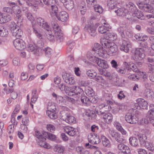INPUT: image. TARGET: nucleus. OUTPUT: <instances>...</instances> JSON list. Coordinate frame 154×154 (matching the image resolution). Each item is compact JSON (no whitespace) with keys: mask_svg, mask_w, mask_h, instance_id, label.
<instances>
[{"mask_svg":"<svg viewBox=\"0 0 154 154\" xmlns=\"http://www.w3.org/2000/svg\"><path fill=\"white\" fill-rule=\"evenodd\" d=\"M87 57L91 61L96 63L100 67L103 69L107 68L108 67L107 62L105 60H101L95 56H94L91 52H88Z\"/></svg>","mask_w":154,"mask_h":154,"instance_id":"1","label":"nucleus"},{"mask_svg":"<svg viewBox=\"0 0 154 154\" xmlns=\"http://www.w3.org/2000/svg\"><path fill=\"white\" fill-rule=\"evenodd\" d=\"M117 0H107V6L110 9H113L115 8L117 4Z\"/></svg>","mask_w":154,"mask_h":154,"instance_id":"32","label":"nucleus"},{"mask_svg":"<svg viewBox=\"0 0 154 154\" xmlns=\"http://www.w3.org/2000/svg\"><path fill=\"white\" fill-rule=\"evenodd\" d=\"M28 50L29 51L31 52L33 51V53L36 54H38L39 52L38 51H36L37 47L36 45H33L32 44H29L28 45Z\"/></svg>","mask_w":154,"mask_h":154,"instance_id":"35","label":"nucleus"},{"mask_svg":"<svg viewBox=\"0 0 154 154\" xmlns=\"http://www.w3.org/2000/svg\"><path fill=\"white\" fill-rule=\"evenodd\" d=\"M126 9L128 11L133 13L137 9L135 5L131 2H129L126 4Z\"/></svg>","mask_w":154,"mask_h":154,"instance_id":"20","label":"nucleus"},{"mask_svg":"<svg viewBox=\"0 0 154 154\" xmlns=\"http://www.w3.org/2000/svg\"><path fill=\"white\" fill-rule=\"evenodd\" d=\"M103 116V119L104 121L107 123L111 122L112 120V115L109 113H105Z\"/></svg>","mask_w":154,"mask_h":154,"instance_id":"21","label":"nucleus"},{"mask_svg":"<svg viewBox=\"0 0 154 154\" xmlns=\"http://www.w3.org/2000/svg\"><path fill=\"white\" fill-rule=\"evenodd\" d=\"M115 12L116 13L118 16H125V14L127 12V10L124 8H119L117 10H115Z\"/></svg>","mask_w":154,"mask_h":154,"instance_id":"25","label":"nucleus"},{"mask_svg":"<svg viewBox=\"0 0 154 154\" xmlns=\"http://www.w3.org/2000/svg\"><path fill=\"white\" fill-rule=\"evenodd\" d=\"M17 23L18 26H21L22 25V19L20 15H17Z\"/></svg>","mask_w":154,"mask_h":154,"instance_id":"61","label":"nucleus"},{"mask_svg":"<svg viewBox=\"0 0 154 154\" xmlns=\"http://www.w3.org/2000/svg\"><path fill=\"white\" fill-rule=\"evenodd\" d=\"M138 137L140 143L141 145H143L145 143L147 142L146 140L147 138L145 134H140L138 135Z\"/></svg>","mask_w":154,"mask_h":154,"instance_id":"36","label":"nucleus"},{"mask_svg":"<svg viewBox=\"0 0 154 154\" xmlns=\"http://www.w3.org/2000/svg\"><path fill=\"white\" fill-rule=\"evenodd\" d=\"M88 140L89 143L93 144H98L100 142V139L97 134L91 133L88 136Z\"/></svg>","mask_w":154,"mask_h":154,"instance_id":"5","label":"nucleus"},{"mask_svg":"<svg viewBox=\"0 0 154 154\" xmlns=\"http://www.w3.org/2000/svg\"><path fill=\"white\" fill-rule=\"evenodd\" d=\"M85 92L87 95L89 97H93L94 95V92L93 89L91 87L86 88Z\"/></svg>","mask_w":154,"mask_h":154,"instance_id":"29","label":"nucleus"},{"mask_svg":"<svg viewBox=\"0 0 154 154\" xmlns=\"http://www.w3.org/2000/svg\"><path fill=\"white\" fill-rule=\"evenodd\" d=\"M66 133L71 136H75L77 133V130L72 127H66L64 128Z\"/></svg>","mask_w":154,"mask_h":154,"instance_id":"16","label":"nucleus"},{"mask_svg":"<svg viewBox=\"0 0 154 154\" xmlns=\"http://www.w3.org/2000/svg\"><path fill=\"white\" fill-rule=\"evenodd\" d=\"M86 74L90 78L92 79L95 78L97 75V73L93 70H89L86 72Z\"/></svg>","mask_w":154,"mask_h":154,"instance_id":"47","label":"nucleus"},{"mask_svg":"<svg viewBox=\"0 0 154 154\" xmlns=\"http://www.w3.org/2000/svg\"><path fill=\"white\" fill-rule=\"evenodd\" d=\"M64 149V148L63 146L60 145H58L55 146L54 150L59 153H61L63 152Z\"/></svg>","mask_w":154,"mask_h":154,"instance_id":"55","label":"nucleus"},{"mask_svg":"<svg viewBox=\"0 0 154 154\" xmlns=\"http://www.w3.org/2000/svg\"><path fill=\"white\" fill-rule=\"evenodd\" d=\"M149 150L152 151L154 149L153 145L151 143L148 142H146L143 145Z\"/></svg>","mask_w":154,"mask_h":154,"instance_id":"49","label":"nucleus"},{"mask_svg":"<svg viewBox=\"0 0 154 154\" xmlns=\"http://www.w3.org/2000/svg\"><path fill=\"white\" fill-rule=\"evenodd\" d=\"M94 8L95 11L99 13H101L103 11V9L100 6L95 4L94 5Z\"/></svg>","mask_w":154,"mask_h":154,"instance_id":"57","label":"nucleus"},{"mask_svg":"<svg viewBox=\"0 0 154 154\" xmlns=\"http://www.w3.org/2000/svg\"><path fill=\"white\" fill-rule=\"evenodd\" d=\"M134 17L135 16L141 20L144 19L143 12L140 11L136 9L134 12Z\"/></svg>","mask_w":154,"mask_h":154,"instance_id":"38","label":"nucleus"},{"mask_svg":"<svg viewBox=\"0 0 154 154\" xmlns=\"http://www.w3.org/2000/svg\"><path fill=\"white\" fill-rule=\"evenodd\" d=\"M132 70L134 72H139L138 69L137 68V66L134 63L130 64V70Z\"/></svg>","mask_w":154,"mask_h":154,"instance_id":"58","label":"nucleus"},{"mask_svg":"<svg viewBox=\"0 0 154 154\" xmlns=\"http://www.w3.org/2000/svg\"><path fill=\"white\" fill-rule=\"evenodd\" d=\"M36 46L37 48L36 49V51H38L40 53L44 49L43 47L44 46V43L42 40L40 39L38 41L37 45Z\"/></svg>","mask_w":154,"mask_h":154,"instance_id":"34","label":"nucleus"},{"mask_svg":"<svg viewBox=\"0 0 154 154\" xmlns=\"http://www.w3.org/2000/svg\"><path fill=\"white\" fill-rule=\"evenodd\" d=\"M117 148L121 152H119V154L129 153L131 152L129 147L123 143L118 144Z\"/></svg>","mask_w":154,"mask_h":154,"instance_id":"10","label":"nucleus"},{"mask_svg":"<svg viewBox=\"0 0 154 154\" xmlns=\"http://www.w3.org/2000/svg\"><path fill=\"white\" fill-rule=\"evenodd\" d=\"M43 135L45 137L47 138H48L49 139L55 141L57 139V137L56 136L52 134L49 133L46 131H43L42 132Z\"/></svg>","mask_w":154,"mask_h":154,"instance_id":"24","label":"nucleus"},{"mask_svg":"<svg viewBox=\"0 0 154 154\" xmlns=\"http://www.w3.org/2000/svg\"><path fill=\"white\" fill-rule=\"evenodd\" d=\"M130 144L133 147H138L139 141L135 137H131L129 139Z\"/></svg>","mask_w":154,"mask_h":154,"instance_id":"23","label":"nucleus"},{"mask_svg":"<svg viewBox=\"0 0 154 154\" xmlns=\"http://www.w3.org/2000/svg\"><path fill=\"white\" fill-rule=\"evenodd\" d=\"M146 3L144 6L143 10L150 13H154V9L150 5L147 4V0L145 1Z\"/></svg>","mask_w":154,"mask_h":154,"instance_id":"27","label":"nucleus"},{"mask_svg":"<svg viewBox=\"0 0 154 154\" xmlns=\"http://www.w3.org/2000/svg\"><path fill=\"white\" fill-rule=\"evenodd\" d=\"M130 46V42L128 40H124L120 46V49L121 51L128 53L129 51V48Z\"/></svg>","mask_w":154,"mask_h":154,"instance_id":"13","label":"nucleus"},{"mask_svg":"<svg viewBox=\"0 0 154 154\" xmlns=\"http://www.w3.org/2000/svg\"><path fill=\"white\" fill-rule=\"evenodd\" d=\"M109 137L110 139L115 140L119 133L113 130L109 129Z\"/></svg>","mask_w":154,"mask_h":154,"instance_id":"30","label":"nucleus"},{"mask_svg":"<svg viewBox=\"0 0 154 154\" xmlns=\"http://www.w3.org/2000/svg\"><path fill=\"white\" fill-rule=\"evenodd\" d=\"M44 3L48 6H51L56 4V0H43Z\"/></svg>","mask_w":154,"mask_h":154,"instance_id":"52","label":"nucleus"},{"mask_svg":"<svg viewBox=\"0 0 154 154\" xmlns=\"http://www.w3.org/2000/svg\"><path fill=\"white\" fill-rule=\"evenodd\" d=\"M53 28L55 33L60 32V26L57 23H55L53 25Z\"/></svg>","mask_w":154,"mask_h":154,"instance_id":"59","label":"nucleus"},{"mask_svg":"<svg viewBox=\"0 0 154 154\" xmlns=\"http://www.w3.org/2000/svg\"><path fill=\"white\" fill-rule=\"evenodd\" d=\"M8 30L2 27L0 28V35L2 37H6L8 35Z\"/></svg>","mask_w":154,"mask_h":154,"instance_id":"46","label":"nucleus"},{"mask_svg":"<svg viewBox=\"0 0 154 154\" xmlns=\"http://www.w3.org/2000/svg\"><path fill=\"white\" fill-rule=\"evenodd\" d=\"M65 122L70 124L74 123L75 122V119L74 117L70 114Z\"/></svg>","mask_w":154,"mask_h":154,"instance_id":"50","label":"nucleus"},{"mask_svg":"<svg viewBox=\"0 0 154 154\" xmlns=\"http://www.w3.org/2000/svg\"><path fill=\"white\" fill-rule=\"evenodd\" d=\"M128 78L130 80L132 81H135L138 79V77L137 74H131L128 77Z\"/></svg>","mask_w":154,"mask_h":154,"instance_id":"64","label":"nucleus"},{"mask_svg":"<svg viewBox=\"0 0 154 154\" xmlns=\"http://www.w3.org/2000/svg\"><path fill=\"white\" fill-rule=\"evenodd\" d=\"M126 25H122L117 29L118 32L121 35L122 38L125 37V35L124 33V31L126 30Z\"/></svg>","mask_w":154,"mask_h":154,"instance_id":"28","label":"nucleus"},{"mask_svg":"<svg viewBox=\"0 0 154 154\" xmlns=\"http://www.w3.org/2000/svg\"><path fill=\"white\" fill-rule=\"evenodd\" d=\"M65 92L68 95L70 96H72L74 95V86L72 88L67 86L66 88Z\"/></svg>","mask_w":154,"mask_h":154,"instance_id":"45","label":"nucleus"},{"mask_svg":"<svg viewBox=\"0 0 154 154\" xmlns=\"http://www.w3.org/2000/svg\"><path fill=\"white\" fill-rule=\"evenodd\" d=\"M32 29L33 33L36 35L37 37L40 39L42 38V35L41 34L39 30L37 27L33 26Z\"/></svg>","mask_w":154,"mask_h":154,"instance_id":"42","label":"nucleus"},{"mask_svg":"<svg viewBox=\"0 0 154 154\" xmlns=\"http://www.w3.org/2000/svg\"><path fill=\"white\" fill-rule=\"evenodd\" d=\"M85 29L92 37H94L96 35V28L90 24H86L85 26Z\"/></svg>","mask_w":154,"mask_h":154,"instance_id":"11","label":"nucleus"},{"mask_svg":"<svg viewBox=\"0 0 154 154\" xmlns=\"http://www.w3.org/2000/svg\"><path fill=\"white\" fill-rule=\"evenodd\" d=\"M62 77L64 82L69 85H73L75 82L74 77L70 75L69 73H63Z\"/></svg>","mask_w":154,"mask_h":154,"instance_id":"6","label":"nucleus"},{"mask_svg":"<svg viewBox=\"0 0 154 154\" xmlns=\"http://www.w3.org/2000/svg\"><path fill=\"white\" fill-rule=\"evenodd\" d=\"M61 2L63 3L65 8L68 10H72L74 7V1L72 0H60Z\"/></svg>","mask_w":154,"mask_h":154,"instance_id":"14","label":"nucleus"},{"mask_svg":"<svg viewBox=\"0 0 154 154\" xmlns=\"http://www.w3.org/2000/svg\"><path fill=\"white\" fill-rule=\"evenodd\" d=\"M125 118L127 122L131 124H135L138 121V118L134 114L131 113H127Z\"/></svg>","mask_w":154,"mask_h":154,"instance_id":"9","label":"nucleus"},{"mask_svg":"<svg viewBox=\"0 0 154 154\" xmlns=\"http://www.w3.org/2000/svg\"><path fill=\"white\" fill-rule=\"evenodd\" d=\"M60 119L64 121H66L70 114L67 111H62L60 112Z\"/></svg>","mask_w":154,"mask_h":154,"instance_id":"37","label":"nucleus"},{"mask_svg":"<svg viewBox=\"0 0 154 154\" xmlns=\"http://www.w3.org/2000/svg\"><path fill=\"white\" fill-rule=\"evenodd\" d=\"M101 138L103 145L106 147H109L110 144L109 140L104 136H102Z\"/></svg>","mask_w":154,"mask_h":154,"instance_id":"41","label":"nucleus"},{"mask_svg":"<svg viewBox=\"0 0 154 154\" xmlns=\"http://www.w3.org/2000/svg\"><path fill=\"white\" fill-rule=\"evenodd\" d=\"M34 134H35V136L38 139L41 138L42 137H44V136L43 135V134H42V135L41 133L37 130L36 128L34 129Z\"/></svg>","mask_w":154,"mask_h":154,"instance_id":"56","label":"nucleus"},{"mask_svg":"<svg viewBox=\"0 0 154 154\" xmlns=\"http://www.w3.org/2000/svg\"><path fill=\"white\" fill-rule=\"evenodd\" d=\"M14 46L15 48L19 50H22L26 47L25 42L21 39L17 38L13 42Z\"/></svg>","mask_w":154,"mask_h":154,"instance_id":"8","label":"nucleus"},{"mask_svg":"<svg viewBox=\"0 0 154 154\" xmlns=\"http://www.w3.org/2000/svg\"><path fill=\"white\" fill-rule=\"evenodd\" d=\"M11 30L13 36L17 38H21L23 35V32L21 30L16 26L11 27Z\"/></svg>","mask_w":154,"mask_h":154,"instance_id":"12","label":"nucleus"},{"mask_svg":"<svg viewBox=\"0 0 154 154\" xmlns=\"http://www.w3.org/2000/svg\"><path fill=\"white\" fill-rule=\"evenodd\" d=\"M100 43L103 47L108 48L109 51L112 54L116 53L118 50L117 46L115 43L108 41L105 38L100 39Z\"/></svg>","mask_w":154,"mask_h":154,"instance_id":"2","label":"nucleus"},{"mask_svg":"<svg viewBox=\"0 0 154 154\" xmlns=\"http://www.w3.org/2000/svg\"><path fill=\"white\" fill-rule=\"evenodd\" d=\"M37 23L41 27L46 29L50 27L48 23L45 21L44 19L42 17L37 18L36 19Z\"/></svg>","mask_w":154,"mask_h":154,"instance_id":"15","label":"nucleus"},{"mask_svg":"<svg viewBox=\"0 0 154 154\" xmlns=\"http://www.w3.org/2000/svg\"><path fill=\"white\" fill-rule=\"evenodd\" d=\"M57 17L59 20L64 22L68 19V15L66 11H62L60 12L58 17L57 16Z\"/></svg>","mask_w":154,"mask_h":154,"instance_id":"17","label":"nucleus"},{"mask_svg":"<svg viewBox=\"0 0 154 154\" xmlns=\"http://www.w3.org/2000/svg\"><path fill=\"white\" fill-rule=\"evenodd\" d=\"M145 96L147 98L151 99L154 97V93L153 91L149 89H147L144 93Z\"/></svg>","mask_w":154,"mask_h":154,"instance_id":"40","label":"nucleus"},{"mask_svg":"<svg viewBox=\"0 0 154 154\" xmlns=\"http://www.w3.org/2000/svg\"><path fill=\"white\" fill-rule=\"evenodd\" d=\"M42 52L44 53L47 56H49L51 55L52 50L49 47H47L42 49Z\"/></svg>","mask_w":154,"mask_h":154,"instance_id":"51","label":"nucleus"},{"mask_svg":"<svg viewBox=\"0 0 154 154\" xmlns=\"http://www.w3.org/2000/svg\"><path fill=\"white\" fill-rule=\"evenodd\" d=\"M50 6L51 10L50 11V14L51 16L52 17L54 16L57 17L58 11V8L57 6L55 4H54Z\"/></svg>","mask_w":154,"mask_h":154,"instance_id":"26","label":"nucleus"},{"mask_svg":"<svg viewBox=\"0 0 154 154\" xmlns=\"http://www.w3.org/2000/svg\"><path fill=\"white\" fill-rule=\"evenodd\" d=\"M104 25L100 26L98 28L99 32L101 34L105 33L109 30L110 25L108 24H106V23H104Z\"/></svg>","mask_w":154,"mask_h":154,"instance_id":"18","label":"nucleus"},{"mask_svg":"<svg viewBox=\"0 0 154 154\" xmlns=\"http://www.w3.org/2000/svg\"><path fill=\"white\" fill-rule=\"evenodd\" d=\"M104 98L107 103L109 104H112V102L111 101L112 99L111 95L109 94H105L104 95Z\"/></svg>","mask_w":154,"mask_h":154,"instance_id":"54","label":"nucleus"},{"mask_svg":"<svg viewBox=\"0 0 154 154\" xmlns=\"http://www.w3.org/2000/svg\"><path fill=\"white\" fill-rule=\"evenodd\" d=\"M148 73H151L154 72V64H148Z\"/></svg>","mask_w":154,"mask_h":154,"instance_id":"60","label":"nucleus"},{"mask_svg":"<svg viewBox=\"0 0 154 154\" xmlns=\"http://www.w3.org/2000/svg\"><path fill=\"white\" fill-rule=\"evenodd\" d=\"M118 135L119 136H117L115 140L120 143H123L124 141V140L122 136L119 133Z\"/></svg>","mask_w":154,"mask_h":154,"instance_id":"63","label":"nucleus"},{"mask_svg":"<svg viewBox=\"0 0 154 154\" xmlns=\"http://www.w3.org/2000/svg\"><path fill=\"white\" fill-rule=\"evenodd\" d=\"M109 105L102 104L97 106L95 108L96 112L99 115L103 116L109 110Z\"/></svg>","mask_w":154,"mask_h":154,"instance_id":"4","label":"nucleus"},{"mask_svg":"<svg viewBox=\"0 0 154 154\" xmlns=\"http://www.w3.org/2000/svg\"><path fill=\"white\" fill-rule=\"evenodd\" d=\"M47 31L45 32V34L48 39L50 41L53 40L54 39V37L51 30L50 27L46 29Z\"/></svg>","mask_w":154,"mask_h":154,"instance_id":"31","label":"nucleus"},{"mask_svg":"<svg viewBox=\"0 0 154 154\" xmlns=\"http://www.w3.org/2000/svg\"><path fill=\"white\" fill-rule=\"evenodd\" d=\"M145 56L144 50L141 48H137L135 49L133 57V59L135 61L141 60Z\"/></svg>","mask_w":154,"mask_h":154,"instance_id":"3","label":"nucleus"},{"mask_svg":"<svg viewBox=\"0 0 154 154\" xmlns=\"http://www.w3.org/2000/svg\"><path fill=\"white\" fill-rule=\"evenodd\" d=\"M137 103L136 106H137L136 108L140 109L142 108L143 109H146L147 108L148 103L147 102L143 99L139 98L137 100Z\"/></svg>","mask_w":154,"mask_h":154,"instance_id":"7","label":"nucleus"},{"mask_svg":"<svg viewBox=\"0 0 154 154\" xmlns=\"http://www.w3.org/2000/svg\"><path fill=\"white\" fill-rule=\"evenodd\" d=\"M85 115L90 119H94L96 118L97 115L95 112L90 110H87L85 113Z\"/></svg>","mask_w":154,"mask_h":154,"instance_id":"22","label":"nucleus"},{"mask_svg":"<svg viewBox=\"0 0 154 154\" xmlns=\"http://www.w3.org/2000/svg\"><path fill=\"white\" fill-rule=\"evenodd\" d=\"M105 52V51L103 50V48H102L97 51L92 53L94 54V55L93 54L94 56H95L96 57L98 56L103 57L104 56Z\"/></svg>","mask_w":154,"mask_h":154,"instance_id":"39","label":"nucleus"},{"mask_svg":"<svg viewBox=\"0 0 154 154\" xmlns=\"http://www.w3.org/2000/svg\"><path fill=\"white\" fill-rule=\"evenodd\" d=\"M80 99L82 102L85 104H87L88 103L90 100V99L86 96L84 94H81Z\"/></svg>","mask_w":154,"mask_h":154,"instance_id":"53","label":"nucleus"},{"mask_svg":"<svg viewBox=\"0 0 154 154\" xmlns=\"http://www.w3.org/2000/svg\"><path fill=\"white\" fill-rule=\"evenodd\" d=\"M57 112L54 111H47L46 113L49 117L51 119H54L57 118V116L56 113Z\"/></svg>","mask_w":154,"mask_h":154,"instance_id":"44","label":"nucleus"},{"mask_svg":"<svg viewBox=\"0 0 154 154\" xmlns=\"http://www.w3.org/2000/svg\"><path fill=\"white\" fill-rule=\"evenodd\" d=\"M102 48L99 44L96 43L94 44V47L93 48L92 50L94 52H95Z\"/></svg>","mask_w":154,"mask_h":154,"instance_id":"62","label":"nucleus"},{"mask_svg":"<svg viewBox=\"0 0 154 154\" xmlns=\"http://www.w3.org/2000/svg\"><path fill=\"white\" fill-rule=\"evenodd\" d=\"M46 140L45 137H44L38 139L37 140V142L38 145L41 147L45 148L48 149L50 148L49 146L48 143L45 142Z\"/></svg>","mask_w":154,"mask_h":154,"instance_id":"19","label":"nucleus"},{"mask_svg":"<svg viewBox=\"0 0 154 154\" xmlns=\"http://www.w3.org/2000/svg\"><path fill=\"white\" fill-rule=\"evenodd\" d=\"M107 38L108 41H113L117 39V35L114 33L109 32L107 34Z\"/></svg>","mask_w":154,"mask_h":154,"instance_id":"33","label":"nucleus"},{"mask_svg":"<svg viewBox=\"0 0 154 154\" xmlns=\"http://www.w3.org/2000/svg\"><path fill=\"white\" fill-rule=\"evenodd\" d=\"M74 94H76L78 95L79 94H82L83 93V90L79 86H74Z\"/></svg>","mask_w":154,"mask_h":154,"instance_id":"43","label":"nucleus"},{"mask_svg":"<svg viewBox=\"0 0 154 154\" xmlns=\"http://www.w3.org/2000/svg\"><path fill=\"white\" fill-rule=\"evenodd\" d=\"M56 40L59 42H63V41L64 38L62 34L60 32H57L55 34Z\"/></svg>","mask_w":154,"mask_h":154,"instance_id":"48","label":"nucleus"}]
</instances>
